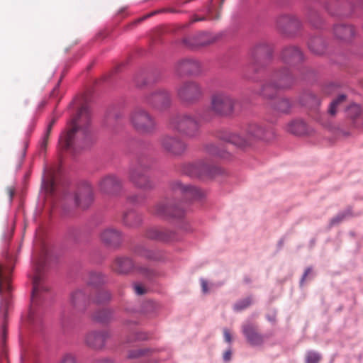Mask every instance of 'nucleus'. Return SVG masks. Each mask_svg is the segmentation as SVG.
<instances>
[{
    "instance_id": "1",
    "label": "nucleus",
    "mask_w": 363,
    "mask_h": 363,
    "mask_svg": "<svg viewBox=\"0 0 363 363\" xmlns=\"http://www.w3.org/2000/svg\"><path fill=\"white\" fill-rule=\"evenodd\" d=\"M90 112L86 105H83L77 116L72 120L67 130L62 133L60 138V145L65 150H69L77 145L84 147L91 140L89 130Z\"/></svg>"
},
{
    "instance_id": "2",
    "label": "nucleus",
    "mask_w": 363,
    "mask_h": 363,
    "mask_svg": "<svg viewBox=\"0 0 363 363\" xmlns=\"http://www.w3.org/2000/svg\"><path fill=\"white\" fill-rule=\"evenodd\" d=\"M46 258L47 252L44 247L42 249L41 255L34 257L35 272L33 277L31 304L27 318L28 323L33 326L41 324V314L37 311L36 308L39 301L44 297V294L49 289L44 281L43 275V269L45 265Z\"/></svg>"
},
{
    "instance_id": "3",
    "label": "nucleus",
    "mask_w": 363,
    "mask_h": 363,
    "mask_svg": "<svg viewBox=\"0 0 363 363\" xmlns=\"http://www.w3.org/2000/svg\"><path fill=\"white\" fill-rule=\"evenodd\" d=\"M201 120L208 121L210 117L206 116L203 112L177 114L169 118L167 127L186 138H195L201 133Z\"/></svg>"
},
{
    "instance_id": "4",
    "label": "nucleus",
    "mask_w": 363,
    "mask_h": 363,
    "mask_svg": "<svg viewBox=\"0 0 363 363\" xmlns=\"http://www.w3.org/2000/svg\"><path fill=\"white\" fill-rule=\"evenodd\" d=\"M273 133L271 130L266 129L258 124H250L245 130L242 135L227 130L220 131L218 137L226 142L236 146L243 147L250 145L256 140L263 139L269 140L272 138Z\"/></svg>"
},
{
    "instance_id": "5",
    "label": "nucleus",
    "mask_w": 363,
    "mask_h": 363,
    "mask_svg": "<svg viewBox=\"0 0 363 363\" xmlns=\"http://www.w3.org/2000/svg\"><path fill=\"white\" fill-rule=\"evenodd\" d=\"M295 82V77L287 67L276 70L269 82L265 83L259 94L264 98H273L277 91L290 88Z\"/></svg>"
},
{
    "instance_id": "6",
    "label": "nucleus",
    "mask_w": 363,
    "mask_h": 363,
    "mask_svg": "<svg viewBox=\"0 0 363 363\" xmlns=\"http://www.w3.org/2000/svg\"><path fill=\"white\" fill-rule=\"evenodd\" d=\"M235 100L229 94L219 91L213 93L211 96L210 107L203 112L206 116L211 119V113L221 116H228L231 115L235 108Z\"/></svg>"
},
{
    "instance_id": "7",
    "label": "nucleus",
    "mask_w": 363,
    "mask_h": 363,
    "mask_svg": "<svg viewBox=\"0 0 363 363\" xmlns=\"http://www.w3.org/2000/svg\"><path fill=\"white\" fill-rule=\"evenodd\" d=\"M129 122L134 130L142 134H151L157 128L155 118L140 106L132 110L129 116Z\"/></svg>"
},
{
    "instance_id": "8",
    "label": "nucleus",
    "mask_w": 363,
    "mask_h": 363,
    "mask_svg": "<svg viewBox=\"0 0 363 363\" xmlns=\"http://www.w3.org/2000/svg\"><path fill=\"white\" fill-rule=\"evenodd\" d=\"M150 167V163L147 161L138 160L129 169V180L138 188L143 189H152L154 184L147 175Z\"/></svg>"
},
{
    "instance_id": "9",
    "label": "nucleus",
    "mask_w": 363,
    "mask_h": 363,
    "mask_svg": "<svg viewBox=\"0 0 363 363\" xmlns=\"http://www.w3.org/2000/svg\"><path fill=\"white\" fill-rule=\"evenodd\" d=\"M160 144L164 152L172 156H181L187 149L186 143L181 137L171 134L162 135Z\"/></svg>"
},
{
    "instance_id": "10",
    "label": "nucleus",
    "mask_w": 363,
    "mask_h": 363,
    "mask_svg": "<svg viewBox=\"0 0 363 363\" xmlns=\"http://www.w3.org/2000/svg\"><path fill=\"white\" fill-rule=\"evenodd\" d=\"M178 97L184 102L194 103L203 95L201 86L194 81H186L177 88Z\"/></svg>"
},
{
    "instance_id": "11",
    "label": "nucleus",
    "mask_w": 363,
    "mask_h": 363,
    "mask_svg": "<svg viewBox=\"0 0 363 363\" xmlns=\"http://www.w3.org/2000/svg\"><path fill=\"white\" fill-rule=\"evenodd\" d=\"M272 46L266 41L255 45L250 51V63L255 69L264 67L270 60L272 55Z\"/></svg>"
},
{
    "instance_id": "12",
    "label": "nucleus",
    "mask_w": 363,
    "mask_h": 363,
    "mask_svg": "<svg viewBox=\"0 0 363 363\" xmlns=\"http://www.w3.org/2000/svg\"><path fill=\"white\" fill-rule=\"evenodd\" d=\"M277 29L286 35H295L302 28V22L293 14L284 13L277 18Z\"/></svg>"
},
{
    "instance_id": "13",
    "label": "nucleus",
    "mask_w": 363,
    "mask_h": 363,
    "mask_svg": "<svg viewBox=\"0 0 363 363\" xmlns=\"http://www.w3.org/2000/svg\"><path fill=\"white\" fill-rule=\"evenodd\" d=\"M144 103L154 110L163 111L169 107L171 97L169 92L164 89H159L143 99Z\"/></svg>"
},
{
    "instance_id": "14",
    "label": "nucleus",
    "mask_w": 363,
    "mask_h": 363,
    "mask_svg": "<svg viewBox=\"0 0 363 363\" xmlns=\"http://www.w3.org/2000/svg\"><path fill=\"white\" fill-rule=\"evenodd\" d=\"M11 272V267L0 265V304L1 307L5 308V310H7L9 305Z\"/></svg>"
},
{
    "instance_id": "15",
    "label": "nucleus",
    "mask_w": 363,
    "mask_h": 363,
    "mask_svg": "<svg viewBox=\"0 0 363 363\" xmlns=\"http://www.w3.org/2000/svg\"><path fill=\"white\" fill-rule=\"evenodd\" d=\"M152 214L161 217H181L182 209L173 205L169 199H164L155 203L150 210Z\"/></svg>"
},
{
    "instance_id": "16",
    "label": "nucleus",
    "mask_w": 363,
    "mask_h": 363,
    "mask_svg": "<svg viewBox=\"0 0 363 363\" xmlns=\"http://www.w3.org/2000/svg\"><path fill=\"white\" fill-rule=\"evenodd\" d=\"M122 180L114 174H106L99 182V190L108 195L117 194L122 189Z\"/></svg>"
},
{
    "instance_id": "17",
    "label": "nucleus",
    "mask_w": 363,
    "mask_h": 363,
    "mask_svg": "<svg viewBox=\"0 0 363 363\" xmlns=\"http://www.w3.org/2000/svg\"><path fill=\"white\" fill-rule=\"evenodd\" d=\"M93 200L92 188L89 184L85 183L77 187L74 194V204L77 208L86 209L90 206Z\"/></svg>"
},
{
    "instance_id": "18",
    "label": "nucleus",
    "mask_w": 363,
    "mask_h": 363,
    "mask_svg": "<svg viewBox=\"0 0 363 363\" xmlns=\"http://www.w3.org/2000/svg\"><path fill=\"white\" fill-rule=\"evenodd\" d=\"M170 186L174 194L182 196L186 200L199 199L203 196L200 189L192 186L184 185L179 181L172 182Z\"/></svg>"
},
{
    "instance_id": "19",
    "label": "nucleus",
    "mask_w": 363,
    "mask_h": 363,
    "mask_svg": "<svg viewBox=\"0 0 363 363\" xmlns=\"http://www.w3.org/2000/svg\"><path fill=\"white\" fill-rule=\"evenodd\" d=\"M110 337V333L107 330L91 331L85 336L86 345L95 350H102L106 341Z\"/></svg>"
},
{
    "instance_id": "20",
    "label": "nucleus",
    "mask_w": 363,
    "mask_h": 363,
    "mask_svg": "<svg viewBox=\"0 0 363 363\" xmlns=\"http://www.w3.org/2000/svg\"><path fill=\"white\" fill-rule=\"evenodd\" d=\"M281 58L285 64L294 66L303 62L304 57L299 48L295 45H289L282 50Z\"/></svg>"
},
{
    "instance_id": "21",
    "label": "nucleus",
    "mask_w": 363,
    "mask_h": 363,
    "mask_svg": "<svg viewBox=\"0 0 363 363\" xmlns=\"http://www.w3.org/2000/svg\"><path fill=\"white\" fill-rule=\"evenodd\" d=\"M99 238L101 242L111 247L119 246L122 241L121 232L112 227L103 229L100 233Z\"/></svg>"
},
{
    "instance_id": "22",
    "label": "nucleus",
    "mask_w": 363,
    "mask_h": 363,
    "mask_svg": "<svg viewBox=\"0 0 363 363\" xmlns=\"http://www.w3.org/2000/svg\"><path fill=\"white\" fill-rule=\"evenodd\" d=\"M326 9L331 16H347L353 11V4L348 1L333 0Z\"/></svg>"
},
{
    "instance_id": "23",
    "label": "nucleus",
    "mask_w": 363,
    "mask_h": 363,
    "mask_svg": "<svg viewBox=\"0 0 363 363\" xmlns=\"http://www.w3.org/2000/svg\"><path fill=\"white\" fill-rule=\"evenodd\" d=\"M176 70L179 75H197L201 72V65L196 60L184 59L177 63Z\"/></svg>"
},
{
    "instance_id": "24",
    "label": "nucleus",
    "mask_w": 363,
    "mask_h": 363,
    "mask_svg": "<svg viewBox=\"0 0 363 363\" xmlns=\"http://www.w3.org/2000/svg\"><path fill=\"white\" fill-rule=\"evenodd\" d=\"M69 302L74 308L79 311L84 310L89 303L87 289H77L74 291L70 295Z\"/></svg>"
},
{
    "instance_id": "25",
    "label": "nucleus",
    "mask_w": 363,
    "mask_h": 363,
    "mask_svg": "<svg viewBox=\"0 0 363 363\" xmlns=\"http://www.w3.org/2000/svg\"><path fill=\"white\" fill-rule=\"evenodd\" d=\"M242 333L247 342L252 345H259L263 342V336L258 332L257 327L252 323H245L242 327Z\"/></svg>"
},
{
    "instance_id": "26",
    "label": "nucleus",
    "mask_w": 363,
    "mask_h": 363,
    "mask_svg": "<svg viewBox=\"0 0 363 363\" xmlns=\"http://www.w3.org/2000/svg\"><path fill=\"white\" fill-rule=\"evenodd\" d=\"M145 236L151 240L162 242H169L174 238V233L169 230L150 228L147 230Z\"/></svg>"
},
{
    "instance_id": "27",
    "label": "nucleus",
    "mask_w": 363,
    "mask_h": 363,
    "mask_svg": "<svg viewBox=\"0 0 363 363\" xmlns=\"http://www.w3.org/2000/svg\"><path fill=\"white\" fill-rule=\"evenodd\" d=\"M211 166L203 161L189 164L184 167V173L190 177H200L210 173Z\"/></svg>"
},
{
    "instance_id": "28",
    "label": "nucleus",
    "mask_w": 363,
    "mask_h": 363,
    "mask_svg": "<svg viewBox=\"0 0 363 363\" xmlns=\"http://www.w3.org/2000/svg\"><path fill=\"white\" fill-rule=\"evenodd\" d=\"M334 35L341 40L349 41L355 35V28L352 25L337 24L333 28Z\"/></svg>"
},
{
    "instance_id": "29",
    "label": "nucleus",
    "mask_w": 363,
    "mask_h": 363,
    "mask_svg": "<svg viewBox=\"0 0 363 363\" xmlns=\"http://www.w3.org/2000/svg\"><path fill=\"white\" fill-rule=\"evenodd\" d=\"M111 267L117 273H128L133 268V262L130 258L118 257L115 259Z\"/></svg>"
},
{
    "instance_id": "30",
    "label": "nucleus",
    "mask_w": 363,
    "mask_h": 363,
    "mask_svg": "<svg viewBox=\"0 0 363 363\" xmlns=\"http://www.w3.org/2000/svg\"><path fill=\"white\" fill-rule=\"evenodd\" d=\"M286 129L289 133L294 135H303L307 132L306 123L299 119L293 120L289 122Z\"/></svg>"
},
{
    "instance_id": "31",
    "label": "nucleus",
    "mask_w": 363,
    "mask_h": 363,
    "mask_svg": "<svg viewBox=\"0 0 363 363\" xmlns=\"http://www.w3.org/2000/svg\"><path fill=\"white\" fill-rule=\"evenodd\" d=\"M122 220L124 225L129 227H135L141 223L142 218L141 216L135 211L130 210L123 214Z\"/></svg>"
},
{
    "instance_id": "32",
    "label": "nucleus",
    "mask_w": 363,
    "mask_h": 363,
    "mask_svg": "<svg viewBox=\"0 0 363 363\" xmlns=\"http://www.w3.org/2000/svg\"><path fill=\"white\" fill-rule=\"evenodd\" d=\"M308 48L311 52L316 55L323 54L325 49L323 39L319 37L311 38L308 42Z\"/></svg>"
},
{
    "instance_id": "33",
    "label": "nucleus",
    "mask_w": 363,
    "mask_h": 363,
    "mask_svg": "<svg viewBox=\"0 0 363 363\" xmlns=\"http://www.w3.org/2000/svg\"><path fill=\"white\" fill-rule=\"evenodd\" d=\"M293 106V102L287 98H281L277 100L274 109L281 113H289Z\"/></svg>"
},
{
    "instance_id": "34",
    "label": "nucleus",
    "mask_w": 363,
    "mask_h": 363,
    "mask_svg": "<svg viewBox=\"0 0 363 363\" xmlns=\"http://www.w3.org/2000/svg\"><path fill=\"white\" fill-rule=\"evenodd\" d=\"M113 317V313L111 311L103 309L96 311L93 314V319L101 323H106L109 322Z\"/></svg>"
},
{
    "instance_id": "35",
    "label": "nucleus",
    "mask_w": 363,
    "mask_h": 363,
    "mask_svg": "<svg viewBox=\"0 0 363 363\" xmlns=\"http://www.w3.org/2000/svg\"><path fill=\"white\" fill-rule=\"evenodd\" d=\"M55 179L52 172H48L43 179V186L48 194H52L55 191Z\"/></svg>"
},
{
    "instance_id": "36",
    "label": "nucleus",
    "mask_w": 363,
    "mask_h": 363,
    "mask_svg": "<svg viewBox=\"0 0 363 363\" xmlns=\"http://www.w3.org/2000/svg\"><path fill=\"white\" fill-rule=\"evenodd\" d=\"M57 117L54 116L52 118V120L50 121V122L49 123V124L47 127L46 131H45V133L42 138L41 143H40L41 149H43V150L46 149L48 144L49 138H50L51 131L52 130L54 125L57 122Z\"/></svg>"
},
{
    "instance_id": "37",
    "label": "nucleus",
    "mask_w": 363,
    "mask_h": 363,
    "mask_svg": "<svg viewBox=\"0 0 363 363\" xmlns=\"http://www.w3.org/2000/svg\"><path fill=\"white\" fill-rule=\"evenodd\" d=\"M346 101V95L345 94H340L335 99H334L330 105V108L328 109V112L331 116H334L337 108Z\"/></svg>"
},
{
    "instance_id": "38",
    "label": "nucleus",
    "mask_w": 363,
    "mask_h": 363,
    "mask_svg": "<svg viewBox=\"0 0 363 363\" xmlns=\"http://www.w3.org/2000/svg\"><path fill=\"white\" fill-rule=\"evenodd\" d=\"M307 19L314 27L318 28L321 22L318 12L313 9H310L307 13Z\"/></svg>"
},
{
    "instance_id": "39",
    "label": "nucleus",
    "mask_w": 363,
    "mask_h": 363,
    "mask_svg": "<svg viewBox=\"0 0 363 363\" xmlns=\"http://www.w3.org/2000/svg\"><path fill=\"white\" fill-rule=\"evenodd\" d=\"M321 360V355L315 351H308L305 356L306 363H319Z\"/></svg>"
},
{
    "instance_id": "40",
    "label": "nucleus",
    "mask_w": 363,
    "mask_h": 363,
    "mask_svg": "<svg viewBox=\"0 0 363 363\" xmlns=\"http://www.w3.org/2000/svg\"><path fill=\"white\" fill-rule=\"evenodd\" d=\"M104 282V277L101 274L98 272H91L89 275L88 284L92 286H98Z\"/></svg>"
},
{
    "instance_id": "41",
    "label": "nucleus",
    "mask_w": 363,
    "mask_h": 363,
    "mask_svg": "<svg viewBox=\"0 0 363 363\" xmlns=\"http://www.w3.org/2000/svg\"><path fill=\"white\" fill-rule=\"evenodd\" d=\"M110 298H111L110 293L108 291L102 289V290L99 291L98 295H97L96 298H95L94 301L98 303H105V302L108 301V300H110Z\"/></svg>"
},
{
    "instance_id": "42",
    "label": "nucleus",
    "mask_w": 363,
    "mask_h": 363,
    "mask_svg": "<svg viewBox=\"0 0 363 363\" xmlns=\"http://www.w3.org/2000/svg\"><path fill=\"white\" fill-rule=\"evenodd\" d=\"M252 303V299L250 297L245 298L234 305V309L235 311H242L247 308Z\"/></svg>"
},
{
    "instance_id": "43",
    "label": "nucleus",
    "mask_w": 363,
    "mask_h": 363,
    "mask_svg": "<svg viewBox=\"0 0 363 363\" xmlns=\"http://www.w3.org/2000/svg\"><path fill=\"white\" fill-rule=\"evenodd\" d=\"M149 338V335L144 332H136L133 337H129L128 338V342H132L137 340H145Z\"/></svg>"
},
{
    "instance_id": "44",
    "label": "nucleus",
    "mask_w": 363,
    "mask_h": 363,
    "mask_svg": "<svg viewBox=\"0 0 363 363\" xmlns=\"http://www.w3.org/2000/svg\"><path fill=\"white\" fill-rule=\"evenodd\" d=\"M208 152L215 156H218L220 157H225V152L223 150H220L217 146L213 145H211L207 147Z\"/></svg>"
},
{
    "instance_id": "45",
    "label": "nucleus",
    "mask_w": 363,
    "mask_h": 363,
    "mask_svg": "<svg viewBox=\"0 0 363 363\" xmlns=\"http://www.w3.org/2000/svg\"><path fill=\"white\" fill-rule=\"evenodd\" d=\"M360 111V107L357 104H352L347 108L348 116L352 118L357 117Z\"/></svg>"
},
{
    "instance_id": "46",
    "label": "nucleus",
    "mask_w": 363,
    "mask_h": 363,
    "mask_svg": "<svg viewBox=\"0 0 363 363\" xmlns=\"http://www.w3.org/2000/svg\"><path fill=\"white\" fill-rule=\"evenodd\" d=\"M147 351L146 349H137L130 350L128 352V357L130 359L139 357L145 354V352Z\"/></svg>"
},
{
    "instance_id": "47",
    "label": "nucleus",
    "mask_w": 363,
    "mask_h": 363,
    "mask_svg": "<svg viewBox=\"0 0 363 363\" xmlns=\"http://www.w3.org/2000/svg\"><path fill=\"white\" fill-rule=\"evenodd\" d=\"M201 40L196 43L197 46H206L213 43V39L210 38L206 34H202L200 36Z\"/></svg>"
},
{
    "instance_id": "48",
    "label": "nucleus",
    "mask_w": 363,
    "mask_h": 363,
    "mask_svg": "<svg viewBox=\"0 0 363 363\" xmlns=\"http://www.w3.org/2000/svg\"><path fill=\"white\" fill-rule=\"evenodd\" d=\"M60 363H77L76 357L70 353L65 354L61 359Z\"/></svg>"
},
{
    "instance_id": "49",
    "label": "nucleus",
    "mask_w": 363,
    "mask_h": 363,
    "mask_svg": "<svg viewBox=\"0 0 363 363\" xmlns=\"http://www.w3.org/2000/svg\"><path fill=\"white\" fill-rule=\"evenodd\" d=\"M345 217V213H340V214L337 215L335 217H334L331 220L330 225H337V224L340 223V222H342L344 220Z\"/></svg>"
},
{
    "instance_id": "50",
    "label": "nucleus",
    "mask_w": 363,
    "mask_h": 363,
    "mask_svg": "<svg viewBox=\"0 0 363 363\" xmlns=\"http://www.w3.org/2000/svg\"><path fill=\"white\" fill-rule=\"evenodd\" d=\"M136 252L141 255V256H143V257H145L148 259H150L152 257V252L146 249H144V248H141V249H138Z\"/></svg>"
},
{
    "instance_id": "51",
    "label": "nucleus",
    "mask_w": 363,
    "mask_h": 363,
    "mask_svg": "<svg viewBox=\"0 0 363 363\" xmlns=\"http://www.w3.org/2000/svg\"><path fill=\"white\" fill-rule=\"evenodd\" d=\"M91 363H115L113 359L110 358H99L93 360Z\"/></svg>"
},
{
    "instance_id": "52",
    "label": "nucleus",
    "mask_w": 363,
    "mask_h": 363,
    "mask_svg": "<svg viewBox=\"0 0 363 363\" xmlns=\"http://www.w3.org/2000/svg\"><path fill=\"white\" fill-rule=\"evenodd\" d=\"M134 290H135V292L138 295H143L145 292V289L143 288V286L140 285V284H135L134 286Z\"/></svg>"
},
{
    "instance_id": "53",
    "label": "nucleus",
    "mask_w": 363,
    "mask_h": 363,
    "mask_svg": "<svg viewBox=\"0 0 363 363\" xmlns=\"http://www.w3.org/2000/svg\"><path fill=\"white\" fill-rule=\"evenodd\" d=\"M223 335H224V339L226 342H231V340H232L231 335H230V331L228 329L225 328L223 330Z\"/></svg>"
},
{
    "instance_id": "54",
    "label": "nucleus",
    "mask_w": 363,
    "mask_h": 363,
    "mask_svg": "<svg viewBox=\"0 0 363 363\" xmlns=\"http://www.w3.org/2000/svg\"><path fill=\"white\" fill-rule=\"evenodd\" d=\"M231 355H232V352L230 350L225 352V353L223 354L224 361H225V362L230 361L231 359Z\"/></svg>"
},
{
    "instance_id": "55",
    "label": "nucleus",
    "mask_w": 363,
    "mask_h": 363,
    "mask_svg": "<svg viewBox=\"0 0 363 363\" xmlns=\"http://www.w3.org/2000/svg\"><path fill=\"white\" fill-rule=\"evenodd\" d=\"M201 287H202V291L203 293H207L208 289V283L206 280L204 279H201Z\"/></svg>"
},
{
    "instance_id": "56",
    "label": "nucleus",
    "mask_w": 363,
    "mask_h": 363,
    "mask_svg": "<svg viewBox=\"0 0 363 363\" xmlns=\"http://www.w3.org/2000/svg\"><path fill=\"white\" fill-rule=\"evenodd\" d=\"M311 272V268H307L306 270H305V272L303 274V278L301 279V282L303 281V280L306 279V277Z\"/></svg>"
},
{
    "instance_id": "57",
    "label": "nucleus",
    "mask_w": 363,
    "mask_h": 363,
    "mask_svg": "<svg viewBox=\"0 0 363 363\" xmlns=\"http://www.w3.org/2000/svg\"><path fill=\"white\" fill-rule=\"evenodd\" d=\"M6 323L5 321L2 325V338L4 340L6 338Z\"/></svg>"
},
{
    "instance_id": "58",
    "label": "nucleus",
    "mask_w": 363,
    "mask_h": 363,
    "mask_svg": "<svg viewBox=\"0 0 363 363\" xmlns=\"http://www.w3.org/2000/svg\"><path fill=\"white\" fill-rule=\"evenodd\" d=\"M204 19H205V18H204V17L199 18V17H197L196 16H194L193 17V18L191 19V23H194V22H197V21H203Z\"/></svg>"
},
{
    "instance_id": "59",
    "label": "nucleus",
    "mask_w": 363,
    "mask_h": 363,
    "mask_svg": "<svg viewBox=\"0 0 363 363\" xmlns=\"http://www.w3.org/2000/svg\"><path fill=\"white\" fill-rule=\"evenodd\" d=\"M130 201H131L132 202H135V203L139 202V200L138 199V196H135L130 197Z\"/></svg>"
},
{
    "instance_id": "60",
    "label": "nucleus",
    "mask_w": 363,
    "mask_h": 363,
    "mask_svg": "<svg viewBox=\"0 0 363 363\" xmlns=\"http://www.w3.org/2000/svg\"><path fill=\"white\" fill-rule=\"evenodd\" d=\"M307 97H308V98H309V99H313V100L316 101V98H315V96L314 95H313V94H308V95H307Z\"/></svg>"
},
{
    "instance_id": "61",
    "label": "nucleus",
    "mask_w": 363,
    "mask_h": 363,
    "mask_svg": "<svg viewBox=\"0 0 363 363\" xmlns=\"http://www.w3.org/2000/svg\"><path fill=\"white\" fill-rule=\"evenodd\" d=\"M156 13L157 12H155V13ZM153 14H154V13H150L147 16H145V18H147V17H149V16H152Z\"/></svg>"
},
{
    "instance_id": "62",
    "label": "nucleus",
    "mask_w": 363,
    "mask_h": 363,
    "mask_svg": "<svg viewBox=\"0 0 363 363\" xmlns=\"http://www.w3.org/2000/svg\"><path fill=\"white\" fill-rule=\"evenodd\" d=\"M55 90H56V88L55 89H53V91H52V95L54 94Z\"/></svg>"
},
{
    "instance_id": "63",
    "label": "nucleus",
    "mask_w": 363,
    "mask_h": 363,
    "mask_svg": "<svg viewBox=\"0 0 363 363\" xmlns=\"http://www.w3.org/2000/svg\"><path fill=\"white\" fill-rule=\"evenodd\" d=\"M224 0H222V2Z\"/></svg>"
}]
</instances>
